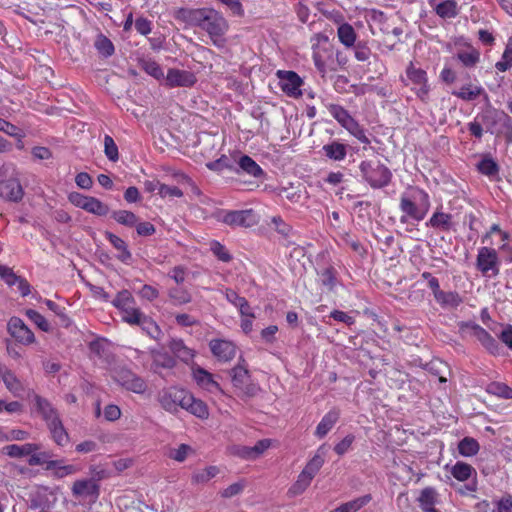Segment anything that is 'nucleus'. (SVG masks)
Returning <instances> with one entry per match:
<instances>
[{
    "mask_svg": "<svg viewBox=\"0 0 512 512\" xmlns=\"http://www.w3.org/2000/svg\"><path fill=\"white\" fill-rule=\"evenodd\" d=\"M419 506L424 512H438L434 507L437 503V494L432 488H425L418 497Z\"/></svg>",
    "mask_w": 512,
    "mask_h": 512,
    "instance_id": "473e14b6",
    "label": "nucleus"
},
{
    "mask_svg": "<svg viewBox=\"0 0 512 512\" xmlns=\"http://www.w3.org/2000/svg\"><path fill=\"white\" fill-rule=\"evenodd\" d=\"M139 66L148 75L163 83V78L165 77V74L161 66L156 61L151 59H141L139 61Z\"/></svg>",
    "mask_w": 512,
    "mask_h": 512,
    "instance_id": "4c0bfd02",
    "label": "nucleus"
},
{
    "mask_svg": "<svg viewBox=\"0 0 512 512\" xmlns=\"http://www.w3.org/2000/svg\"><path fill=\"white\" fill-rule=\"evenodd\" d=\"M71 491L75 498L89 502H95L100 494L99 485L93 479L76 480Z\"/></svg>",
    "mask_w": 512,
    "mask_h": 512,
    "instance_id": "ddd939ff",
    "label": "nucleus"
},
{
    "mask_svg": "<svg viewBox=\"0 0 512 512\" xmlns=\"http://www.w3.org/2000/svg\"><path fill=\"white\" fill-rule=\"evenodd\" d=\"M359 170L362 180L373 189L386 187L392 178L390 169L378 159L362 161Z\"/></svg>",
    "mask_w": 512,
    "mask_h": 512,
    "instance_id": "7ed1b4c3",
    "label": "nucleus"
},
{
    "mask_svg": "<svg viewBox=\"0 0 512 512\" xmlns=\"http://www.w3.org/2000/svg\"><path fill=\"white\" fill-rule=\"evenodd\" d=\"M134 325L140 326L153 339H157L161 334L158 325L144 313Z\"/></svg>",
    "mask_w": 512,
    "mask_h": 512,
    "instance_id": "a19ab883",
    "label": "nucleus"
},
{
    "mask_svg": "<svg viewBox=\"0 0 512 512\" xmlns=\"http://www.w3.org/2000/svg\"><path fill=\"white\" fill-rule=\"evenodd\" d=\"M280 195L294 203L299 202L301 199V191L293 185L281 188Z\"/></svg>",
    "mask_w": 512,
    "mask_h": 512,
    "instance_id": "4d7b16f0",
    "label": "nucleus"
},
{
    "mask_svg": "<svg viewBox=\"0 0 512 512\" xmlns=\"http://www.w3.org/2000/svg\"><path fill=\"white\" fill-rule=\"evenodd\" d=\"M479 450L480 444L473 437L466 436L457 444V452L460 456L463 457H473L478 454Z\"/></svg>",
    "mask_w": 512,
    "mask_h": 512,
    "instance_id": "7c9ffc66",
    "label": "nucleus"
},
{
    "mask_svg": "<svg viewBox=\"0 0 512 512\" xmlns=\"http://www.w3.org/2000/svg\"><path fill=\"white\" fill-rule=\"evenodd\" d=\"M169 347L174 355L184 362H189L194 357L193 351L188 348L182 340H172Z\"/></svg>",
    "mask_w": 512,
    "mask_h": 512,
    "instance_id": "e433bc0d",
    "label": "nucleus"
},
{
    "mask_svg": "<svg viewBox=\"0 0 512 512\" xmlns=\"http://www.w3.org/2000/svg\"><path fill=\"white\" fill-rule=\"evenodd\" d=\"M450 193H452L451 190H450ZM453 193L455 194L454 199H453L454 204H455L454 209L463 210L469 206V202L466 198V194L463 189H459V190L457 189V190L453 191Z\"/></svg>",
    "mask_w": 512,
    "mask_h": 512,
    "instance_id": "e2e57ef3",
    "label": "nucleus"
},
{
    "mask_svg": "<svg viewBox=\"0 0 512 512\" xmlns=\"http://www.w3.org/2000/svg\"><path fill=\"white\" fill-rule=\"evenodd\" d=\"M103 413L107 421H116L121 417V409L114 404L107 405Z\"/></svg>",
    "mask_w": 512,
    "mask_h": 512,
    "instance_id": "774afa93",
    "label": "nucleus"
},
{
    "mask_svg": "<svg viewBox=\"0 0 512 512\" xmlns=\"http://www.w3.org/2000/svg\"><path fill=\"white\" fill-rule=\"evenodd\" d=\"M47 470L52 471L57 478H64L79 472L80 467L73 464H64L62 460H51L47 462Z\"/></svg>",
    "mask_w": 512,
    "mask_h": 512,
    "instance_id": "bb28decb",
    "label": "nucleus"
},
{
    "mask_svg": "<svg viewBox=\"0 0 512 512\" xmlns=\"http://www.w3.org/2000/svg\"><path fill=\"white\" fill-rule=\"evenodd\" d=\"M68 200L75 207L81 208L86 212L97 216H106L109 212L107 204L95 197L83 195L79 192L69 193Z\"/></svg>",
    "mask_w": 512,
    "mask_h": 512,
    "instance_id": "6e6552de",
    "label": "nucleus"
},
{
    "mask_svg": "<svg viewBox=\"0 0 512 512\" xmlns=\"http://www.w3.org/2000/svg\"><path fill=\"white\" fill-rule=\"evenodd\" d=\"M47 427L52 439L57 445L65 446L69 442V435L60 418L47 424Z\"/></svg>",
    "mask_w": 512,
    "mask_h": 512,
    "instance_id": "c756f323",
    "label": "nucleus"
},
{
    "mask_svg": "<svg viewBox=\"0 0 512 512\" xmlns=\"http://www.w3.org/2000/svg\"><path fill=\"white\" fill-rule=\"evenodd\" d=\"M470 328L472 335L488 350L491 354H498L500 347L496 339H494L484 328L478 324L466 323L461 326Z\"/></svg>",
    "mask_w": 512,
    "mask_h": 512,
    "instance_id": "412c9836",
    "label": "nucleus"
},
{
    "mask_svg": "<svg viewBox=\"0 0 512 512\" xmlns=\"http://www.w3.org/2000/svg\"><path fill=\"white\" fill-rule=\"evenodd\" d=\"M246 488V481L241 479L220 490L219 495L224 499H230L240 495Z\"/></svg>",
    "mask_w": 512,
    "mask_h": 512,
    "instance_id": "a18cd8bd",
    "label": "nucleus"
},
{
    "mask_svg": "<svg viewBox=\"0 0 512 512\" xmlns=\"http://www.w3.org/2000/svg\"><path fill=\"white\" fill-rule=\"evenodd\" d=\"M219 220L232 227H252L257 224L258 218L252 209L223 211Z\"/></svg>",
    "mask_w": 512,
    "mask_h": 512,
    "instance_id": "9b49d317",
    "label": "nucleus"
},
{
    "mask_svg": "<svg viewBox=\"0 0 512 512\" xmlns=\"http://www.w3.org/2000/svg\"><path fill=\"white\" fill-rule=\"evenodd\" d=\"M0 197L13 202H18L23 197L22 186L14 167L10 165L0 167Z\"/></svg>",
    "mask_w": 512,
    "mask_h": 512,
    "instance_id": "39448f33",
    "label": "nucleus"
},
{
    "mask_svg": "<svg viewBox=\"0 0 512 512\" xmlns=\"http://www.w3.org/2000/svg\"><path fill=\"white\" fill-rule=\"evenodd\" d=\"M0 127H1L0 131L6 133L9 136L17 137L19 139L23 137V135L18 127H16L15 125L11 124L10 122H8L4 119H2V122H0Z\"/></svg>",
    "mask_w": 512,
    "mask_h": 512,
    "instance_id": "69168bd1",
    "label": "nucleus"
},
{
    "mask_svg": "<svg viewBox=\"0 0 512 512\" xmlns=\"http://www.w3.org/2000/svg\"><path fill=\"white\" fill-rule=\"evenodd\" d=\"M39 445L34 443H26L24 445L11 444L3 448V452L12 458H21L29 456L39 450Z\"/></svg>",
    "mask_w": 512,
    "mask_h": 512,
    "instance_id": "cd10ccee",
    "label": "nucleus"
},
{
    "mask_svg": "<svg viewBox=\"0 0 512 512\" xmlns=\"http://www.w3.org/2000/svg\"><path fill=\"white\" fill-rule=\"evenodd\" d=\"M477 268L484 275H488L489 272H491V275H497L499 269L496 250L488 247L480 248L477 255Z\"/></svg>",
    "mask_w": 512,
    "mask_h": 512,
    "instance_id": "a211bd4d",
    "label": "nucleus"
},
{
    "mask_svg": "<svg viewBox=\"0 0 512 512\" xmlns=\"http://www.w3.org/2000/svg\"><path fill=\"white\" fill-rule=\"evenodd\" d=\"M0 277L9 285L13 286L18 281V276L14 271L5 265H0Z\"/></svg>",
    "mask_w": 512,
    "mask_h": 512,
    "instance_id": "bf43d9fd",
    "label": "nucleus"
},
{
    "mask_svg": "<svg viewBox=\"0 0 512 512\" xmlns=\"http://www.w3.org/2000/svg\"><path fill=\"white\" fill-rule=\"evenodd\" d=\"M239 167L253 177H260L263 174L262 168L249 156L244 155L239 159Z\"/></svg>",
    "mask_w": 512,
    "mask_h": 512,
    "instance_id": "79ce46f5",
    "label": "nucleus"
},
{
    "mask_svg": "<svg viewBox=\"0 0 512 512\" xmlns=\"http://www.w3.org/2000/svg\"><path fill=\"white\" fill-rule=\"evenodd\" d=\"M227 453L230 456L238 457L242 460H251L250 446L233 444L227 448Z\"/></svg>",
    "mask_w": 512,
    "mask_h": 512,
    "instance_id": "de8ad7c7",
    "label": "nucleus"
},
{
    "mask_svg": "<svg viewBox=\"0 0 512 512\" xmlns=\"http://www.w3.org/2000/svg\"><path fill=\"white\" fill-rule=\"evenodd\" d=\"M512 67V36L508 39L505 50L500 61L496 62L495 68L500 72H505Z\"/></svg>",
    "mask_w": 512,
    "mask_h": 512,
    "instance_id": "37998d69",
    "label": "nucleus"
},
{
    "mask_svg": "<svg viewBox=\"0 0 512 512\" xmlns=\"http://www.w3.org/2000/svg\"><path fill=\"white\" fill-rule=\"evenodd\" d=\"M209 347L212 354L222 362H228L236 355V346L229 340L213 339L210 341Z\"/></svg>",
    "mask_w": 512,
    "mask_h": 512,
    "instance_id": "aec40b11",
    "label": "nucleus"
},
{
    "mask_svg": "<svg viewBox=\"0 0 512 512\" xmlns=\"http://www.w3.org/2000/svg\"><path fill=\"white\" fill-rule=\"evenodd\" d=\"M456 58L468 68L476 66L480 60V52L472 46H468L465 50L457 52Z\"/></svg>",
    "mask_w": 512,
    "mask_h": 512,
    "instance_id": "c9c22d12",
    "label": "nucleus"
},
{
    "mask_svg": "<svg viewBox=\"0 0 512 512\" xmlns=\"http://www.w3.org/2000/svg\"><path fill=\"white\" fill-rule=\"evenodd\" d=\"M340 417V412L338 409H331L328 411L321 419V421L318 423L316 430H315V436L319 439L324 438L329 431L334 427V425L337 423Z\"/></svg>",
    "mask_w": 512,
    "mask_h": 512,
    "instance_id": "b1692460",
    "label": "nucleus"
},
{
    "mask_svg": "<svg viewBox=\"0 0 512 512\" xmlns=\"http://www.w3.org/2000/svg\"><path fill=\"white\" fill-rule=\"evenodd\" d=\"M159 195L162 198H167V197L173 198V197H181L183 195V192L181 191V189H179L176 186H168V185L161 183Z\"/></svg>",
    "mask_w": 512,
    "mask_h": 512,
    "instance_id": "0e129e2a",
    "label": "nucleus"
},
{
    "mask_svg": "<svg viewBox=\"0 0 512 512\" xmlns=\"http://www.w3.org/2000/svg\"><path fill=\"white\" fill-rule=\"evenodd\" d=\"M488 392L506 399H509L511 396V388L504 383H491L488 386Z\"/></svg>",
    "mask_w": 512,
    "mask_h": 512,
    "instance_id": "6e6d98bb",
    "label": "nucleus"
},
{
    "mask_svg": "<svg viewBox=\"0 0 512 512\" xmlns=\"http://www.w3.org/2000/svg\"><path fill=\"white\" fill-rule=\"evenodd\" d=\"M371 501V495H363L349 502H346L350 512H357Z\"/></svg>",
    "mask_w": 512,
    "mask_h": 512,
    "instance_id": "13d9d810",
    "label": "nucleus"
},
{
    "mask_svg": "<svg viewBox=\"0 0 512 512\" xmlns=\"http://www.w3.org/2000/svg\"><path fill=\"white\" fill-rule=\"evenodd\" d=\"M452 93L464 101H473L481 95H484L485 99L488 100V94L485 92L484 88L473 84L464 85L459 90H454Z\"/></svg>",
    "mask_w": 512,
    "mask_h": 512,
    "instance_id": "c85d7f7f",
    "label": "nucleus"
},
{
    "mask_svg": "<svg viewBox=\"0 0 512 512\" xmlns=\"http://www.w3.org/2000/svg\"><path fill=\"white\" fill-rule=\"evenodd\" d=\"M272 441L270 439H262L254 446L250 447L251 460H256L263 453L271 447Z\"/></svg>",
    "mask_w": 512,
    "mask_h": 512,
    "instance_id": "603ef678",
    "label": "nucleus"
},
{
    "mask_svg": "<svg viewBox=\"0 0 512 512\" xmlns=\"http://www.w3.org/2000/svg\"><path fill=\"white\" fill-rule=\"evenodd\" d=\"M112 304L119 309L122 320L130 325H134L143 314L136 306L132 294L127 290L120 291Z\"/></svg>",
    "mask_w": 512,
    "mask_h": 512,
    "instance_id": "423d86ee",
    "label": "nucleus"
},
{
    "mask_svg": "<svg viewBox=\"0 0 512 512\" xmlns=\"http://www.w3.org/2000/svg\"><path fill=\"white\" fill-rule=\"evenodd\" d=\"M104 152L107 158L113 162L119 158L118 147L113 138L109 135L104 137Z\"/></svg>",
    "mask_w": 512,
    "mask_h": 512,
    "instance_id": "3c124183",
    "label": "nucleus"
},
{
    "mask_svg": "<svg viewBox=\"0 0 512 512\" xmlns=\"http://www.w3.org/2000/svg\"><path fill=\"white\" fill-rule=\"evenodd\" d=\"M429 3L442 18L448 15V0H429Z\"/></svg>",
    "mask_w": 512,
    "mask_h": 512,
    "instance_id": "338daca9",
    "label": "nucleus"
},
{
    "mask_svg": "<svg viewBox=\"0 0 512 512\" xmlns=\"http://www.w3.org/2000/svg\"><path fill=\"white\" fill-rule=\"evenodd\" d=\"M106 238L109 240L111 245L118 251L117 258L120 261L127 263L131 259V253L128 250L125 241L118 237L117 235H114L110 232L106 233Z\"/></svg>",
    "mask_w": 512,
    "mask_h": 512,
    "instance_id": "72a5a7b5",
    "label": "nucleus"
},
{
    "mask_svg": "<svg viewBox=\"0 0 512 512\" xmlns=\"http://www.w3.org/2000/svg\"><path fill=\"white\" fill-rule=\"evenodd\" d=\"M184 402L185 404L182 405V409L188 411L189 413L200 419H207L209 417V409L206 403L200 399H196L188 391Z\"/></svg>",
    "mask_w": 512,
    "mask_h": 512,
    "instance_id": "5701e85b",
    "label": "nucleus"
},
{
    "mask_svg": "<svg viewBox=\"0 0 512 512\" xmlns=\"http://www.w3.org/2000/svg\"><path fill=\"white\" fill-rule=\"evenodd\" d=\"M277 75L279 78V86L286 95L293 98H298L302 95V80L295 72L279 70Z\"/></svg>",
    "mask_w": 512,
    "mask_h": 512,
    "instance_id": "f3484780",
    "label": "nucleus"
},
{
    "mask_svg": "<svg viewBox=\"0 0 512 512\" xmlns=\"http://www.w3.org/2000/svg\"><path fill=\"white\" fill-rule=\"evenodd\" d=\"M26 315L39 329L44 332L50 331V324L39 312L29 309L26 311Z\"/></svg>",
    "mask_w": 512,
    "mask_h": 512,
    "instance_id": "8fccbe9b",
    "label": "nucleus"
},
{
    "mask_svg": "<svg viewBox=\"0 0 512 512\" xmlns=\"http://www.w3.org/2000/svg\"><path fill=\"white\" fill-rule=\"evenodd\" d=\"M319 281L328 290H332L336 283V278L332 269L326 268L319 273Z\"/></svg>",
    "mask_w": 512,
    "mask_h": 512,
    "instance_id": "5fc2aeb1",
    "label": "nucleus"
},
{
    "mask_svg": "<svg viewBox=\"0 0 512 512\" xmlns=\"http://www.w3.org/2000/svg\"><path fill=\"white\" fill-rule=\"evenodd\" d=\"M0 379L6 388L14 395L20 396L23 391V385L18 377L6 366L0 365Z\"/></svg>",
    "mask_w": 512,
    "mask_h": 512,
    "instance_id": "393cba45",
    "label": "nucleus"
},
{
    "mask_svg": "<svg viewBox=\"0 0 512 512\" xmlns=\"http://www.w3.org/2000/svg\"><path fill=\"white\" fill-rule=\"evenodd\" d=\"M178 18L191 26H198L205 30L212 43L218 48H223L226 44L224 38L228 31V23L225 18L213 9H188L183 8L178 11Z\"/></svg>",
    "mask_w": 512,
    "mask_h": 512,
    "instance_id": "f257e3e1",
    "label": "nucleus"
},
{
    "mask_svg": "<svg viewBox=\"0 0 512 512\" xmlns=\"http://www.w3.org/2000/svg\"><path fill=\"white\" fill-rule=\"evenodd\" d=\"M231 377L233 386L241 397H253L260 390L259 386L251 381L247 368L242 365L231 370Z\"/></svg>",
    "mask_w": 512,
    "mask_h": 512,
    "instance_id": "0eeeda50",
    "label": "nucleus"
},
{
    "mask_svg": "<svg viewBox=\"0 0 512 512\" xmlns=\"http://www.w3.org/2000/svg\"><path fill=\"white\" fill-rule=\"evenodd\" d=\"M7 330L11 337L22 345H30L35 342L34 333L24 321L18 317L10 318L7 324Z\"/></svg>",
    "mask_w": 512,
    "mask_h": 512,
    "instance_id": "dca6fc26",
    "label": "nucleus"
},
{
    "mask_svg": "<svg viewBox=\"0 0 512 512\" xmlns=\"http://www.w3.org/2000/svg\"><path fill=\"white\" fill-rule=\"evenodd\" d=\"M112 377L119 385L133 393L143 394L147 390L145 380L126 368L115 369Z\"/></svg>",
    "mask_w": 512,
    "mask_h": 512,
    "instance_id": "9d476101",
    "label": "nucleus"
},
{
    "mask_svg": "<svg viewBox=\"0 0 512 512\" xmlns=\"http://www.w3.org/2000/svg\"><path fill=\"white\" fill-rule=\"evenodd\" d=\"M330 114L346 129L354 126L355 120L349 113L339 105H331L329 108Z\"/></svg>",
    "mask_w": 512,
    "mask_h": 512,
    "instance_id": "58836bf2",
    "label": "nucleus"
},
{
    "mask_svg": "<svg viewBox=\"0 0 512 512\" xmlns=\"http://www.w3.org/2000/svg\"><path fill=\"white\" fill-rule=\"evenodd\" d=\"M325 452L321 446L314 457L307 463L305 468L299 474L296 482L290 487L288 494L297 496L302 494L311 484L312 479L324 464Z\"/></svg>",
    "mask_w": 512,
    "mask_h": 512,
    "instance_id": "20e7f679",
    "label": "nucleus"
},
{
    "mask_svg": "<svg viewBox=\"0 0 512 512\" xmlns=\"http://www.w3.org/2000/svg\"><path fill=\"white\" fill-rule=\"evenodd\" d=\"M112 217L117 223L128 227L135 226L138 221L137 216L133 212L127 210L115 211L113 212Z\"/></svg>",
    "mask_w": 512,
    "mask_h": 512,
    "instance_id": "c03bdc74",
    "label": "nucleus"
},
{
    "mask_svg": "<svg viewBox=\"0 0 512 512\" xmlns=\"http://www.w3.org/2000/svg\"><path fill=\"white\" fill-rule=\"evenodd\" d=\"M450 473L455 479L461 482L467 481L473 477V480L470 484L465 485L464 489H459L461 494H466L467 492L472 493L477 490V472L472 465L463 461H457L456 464L450 468Z\"/></svg>",
    "mask_w": 512,
    "mask_h": 512,
    "instance_id": "f8f14e48",
    "label": "nucleus"
},
{
    "mask_svg": "<svg viewBox=\"0 0 512 512\" xmlns=\"http://www.w3.org/2000/svg\"><path fill=\"white\" fill-rule=\"evenodd\" d=\"M406 78L408 81L407 85L411 86L418 97L424 99L428 94L426 72L422 68L416 67L411 63L406 69Z\"/></svg>",
    "mask_w": 512,
    "mask_h": 512,
    "instance_id": "2eb2a0df",
    "label": "nucleus"
},
{
    "mask_svg": "<svg viewBox=\"0 0 512 512\" xmlns=\"http://www.w3.org/2000/svg\"><path fill=\"white\" fill-rule=\"evenodd\" d=\"M220 473V468L215 465L206 466L192 474V482L194 484H206Z\"/></svg>",
    "mask_w": 512,
    "mask_h": 512,
    "instance_id": "f704fd0d",
    "label": "nucleus"
},
{
    "mask_svg": "<svg viewBox=\"0 0 512 512\" xmlns=\"http://www.w3.org/2000/svg\"><path fill=\"white\" fill-rule=\"evenodd\" d=\"M197 81L196 75L188 70L170 68L163 78V84L168 88L192 87Z\"/></svg>",
    "mask_w": 512,
    "mask_h": 512,
    "instance_id": "4468645a",
    "label": "nucleus"
},
{
    "mask_svg": "<svg viewBox=\"0 0 512 512\" xmlns=\"http://www.w3.org/2000/svg\"><path fill=\"white\" fill-rule=\"evenodd\" d=\"M354 440H355V437L352 434L345 436L339 443H337L335 445L334 451L338 455L345 454L351 448Z\"/></svg>",
    "mask_w": 512,
    "mask_h": 512,
    "instance_id": "052dcab7",
    "label": "nucleus"
},
{
    "mask_svg": "<svg viewBox=\"0 0 512 512\" xmlns=\"http://www.w3.org/2000/svg\"><path fill=\"white\" fill-rule=\"evenodd\" d=\"M477 167L482 174L490 177L495 176L499 171L497 163L492 158H483Z\"/></svg>",
    "mask_w": 512,
    "mask_h": 512,
    "instance_id": "49530a36",
    "label": "nucleus"
},
{
    "mask_svg": "<svg viewBox=\"0 0 512 512\" xmlns=\"http://www.w3.org/2000/svg\"><path fill=\"white\" fill-rule=\"evenodd\" d=\"M191 452L192 448L189 445L181 444L177 448L171 449L169 456L175 461L183 462Z\"/></svg>",
    "mask_w": 512,
    "mask_h": 512,
    "instance_id": "864d4df0",
    "label": "nucleus"
},
{
    "mask_svg": "<svg viewBox=\"0 0 512 512\" xmlns=\"http://www.w3.org/2000/svg\"><path fill=\"white\" fill-rule=\"evenodd\" d=\"M95 47L103 56L108 57L114 53L113 43L105 36L100 35L96 42Z\"/></svg>",
    "mask_w": 512,
    "mask_h": 512,
    "instance_id": "09e8293b",
    "label": "nucleus"
},
{
    "mask_svg": "<svg viewBox=\"0 0 512 512\" xmlns=\"http://www.w3.org/2000/svg\"><path fill=\"white\" fill-rule=\"evenodd\" d=\"M186 394L187 390L185 389L169 387L159 392L158 402L165 411L176 414L179 408H182V405L185 404Z\"/></svg>",
    "mask_w": 512,
    "mask_h": 512,
    "instance_id": "1a4fd4ad",
    "label": "nucleus"
},
{
    "mask_svg": "<svg viewBox=\"0 0 512 512\" xmlns=\"http://www.w3.org/2000/svg\"><path fill=\"white\" fill-rule=\"evenodd\" d=\"M211 251L218 257L219 260L223 262H228L231 259L230 254L226 250V248L221 245L219 242L214 241L211 243Z\"/></svg>",
    "mask_w": 512,
    "mask_h": 512,
    "instance_id": "680f3d73",
    "label": "nucleus"
},
{
    "mask_svg": "<svg viewBox=\"0 0 512 512\" xmlns=\"http://www.w3.org/2000/svg\"><path fill=\"white\" fill-rule=\"evenodd\" d=\"M193 379L197 385L209 393H222V388L219 383L214 380L211 373L201 367H195L192 369Z\"/></svg>",
    "mask_w": 512,
    "mask_h": 512,
    "instance_id": "4be33fe9",
    "label": "nucleus"
},
{
    "mask_svg": "<svg viewBox=\"0 0 512 512\" xmlns=\"http://www.w3.org/2000/svg\"><path fill=\"white\" fill-rule=\"evenodd\" d=\"M168 296L171 302L176 306L188 304L192 300L191 293L182 287L171 288L168 292Z\"/></svg>",
    "mask_w": 512,
    "mask_h": 512,
    "instance_id": "ea45409f",
    "label": "nucleus"
},
{
    "mask_svg": "<svg viewBox=\"0 0 512 512\" xmlns=\"http://www.w3.org/2000/svg\"><path fill=\"white\" fill-rule=\"evenodd\" d=\"M335 21L339 23L337 29L339 41L347 48L354 46L356 41L354 28L350 24L343 22V17L341 15H337Z\"/></svg>",
    "mask_w": 512,
    "mask_h": 512,
    "instance_id": "a878e982",
    "label": "nucleus"
},
{
    "mask_svg": "<svg viewBox=\"0 0 512 512\" xmlns=\"http://www.w3.org/2000/svg\"><path fill=\"white\" fill-rule=\"evenodd\" d=\"M30 399L33 403L34 411L42 417L46 424H49L60 418L57 409L48 399L36 393H32L30 395Z\"/></svg>",
    "mask_w": 512,
    "mask_h": 512,
    "instance_id": "6ab92c4d",
    "label": "nucleus"
},
{
    "mask_svg": "<svg viewBox=\"0 0 512 512\" xmlns=\"http://www.w3.org/2000/svg\"><path fill=\"white\" fill-rule=\"evenodd\" d=\"M324 154L334 161H342L347 155V146L338 141H333L323 146Z\"/></svg>",
    "mask_w": 512,
    "mask_h": 512,
    "instance_id": "2f4dec72",
    "label": "nucleus"
},
{
    "mask_svg": "<svg viewBox=\"0 0 512 512\" xmlns=\"http://www.w3.org/2000/svg\"><path fill=\"white\" fill-rule=\"evenodd\" d=\"M429 207L428 194L418 187H410L402 193L400 198L399 208L402 212L400 220L402 223L409 220L421 221L427 215Z\"/></svg>",
    "mask_w": 512,
    "mask_h": 512,
    "instance_id": "f03ea898",
    "label": "nucleus"
}]
</instances>
